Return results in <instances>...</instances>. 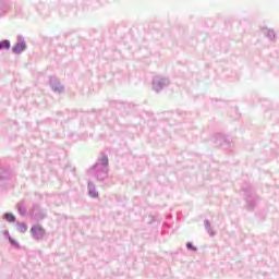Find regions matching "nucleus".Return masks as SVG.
I'll return each instance as SVG.
<instances>
[{"instance_id":"1","label":"nucleus","mask_w":279,"mask_h":279,"mask_svg":"<svg viewBox=\"0 0 279 279\" xmlns=\"http://www.w3.org/2000/svg\"><path fill=\"white\" fill-rule=\"evenodd\" d=\"M31 234L33 236V239H36V241H40V239H43L46 234L45 228H43V226L40 225H34L31 228Z\"/></svg>"},{"instance_id":"2","label":"nucleus","mask_w":279,"mask_h":279,"mask_svg":"<svg viewBox=\"0 0 279 279\" xmlns=\"http://www.w3.org/2000/svg\"><path fill=\"white\" fill-rule=\"evenodd\" d=\"M25 44L21 43V44H16L13 47V53H23V51H25Z\"/></svg>"},{"instance_id":"3","label":"nucleus","mask_w":279,"mask_h":279,"mask_svg":"<svg viewBox=\"0 0 279 279\" xmlns=\"http://www.w3.org/2000/svg\"><path fill=\"white\" fill-rule=\"evenodd\" d=\"M0 49H10V41L9 40L0 41Z\"/></svg>"},{"instance_id":"4","label":"nucleus","mask_w":279,"mask_h":279,"mask_svg":"<svg viewBox=\"0 0 279 279\" xmlns=\"http://www.w3.org/2000/svg\"><path fill=\"white\" fill-rule=\"evenodd\" d=\"M5 219H7V221H9V223H13V221H15V217H14V215H12V214H5Z\"/></svg>"},{"instance_id":"5","label":"nucleus","mask_w":279,"mask_h":279,"mask_svg":"<svg viewBox=\"0 0 279 279\" xmlns=\"http://www.w3.org/2000/svg\"><path fill=\"white\" fill-rule=\"evenodd\" d=\"M17 230H19V232H22V234L25 233V232H27V225H25V223H20Z\"/></svg>"},{"instance_id":"6","label":"nucleus","mask_w":279,"mask_h":279,"mask_svg":"<svg viewBox=\"0 0 279 279\" xmlns=\"http://www.w3.org/2000/svg\"><path fill=\"white\" fill-rule=\"evenodd\" d=\"M89 195H90V197H99V194L95 190H90Z\"/></svg>"},{"instance_id":"7","label":"nucleus","mask_w":279,"mask_h":279,"mask_svg":"<svg viewBox=\"0 0 279 279\" xmlns=\"http://www.w3.org/2000/svg\"><path fill=\"white\" fill-rule=\"evenodd\" d=\"M9 241L12 245H14L15 247H19V242H16V240L9 238Z\"/></svg>"},{"instance_id":"8","label":"nucleus","mask_w":279,"mask_h":279,"mask_svg":"<svg viewBox=\"0 0 279 279\" xmlns=\"http://www.w3.org/2000/svg\"><path fill=\"white\" fill-rule=\"evenodd\" d=\"M186 247H187V250H193V251L197 250L195 246H193V243H191V242H189L186 244Z\"/></svg>"},{"instance_id":"9","label":"nucleus","mask_w":279,"mask_h":279,"mask_svg":"<svg viewBox=\"0 0 279 279\" xmlns=\"http://www.w3.org/2000/svg\"><path fill=\"white\" fill-rule=\"evenodd\" d=\"M102 163H104V165H108V159H107V157H104V158H102Z\"/></svg>"}]
</instances>
